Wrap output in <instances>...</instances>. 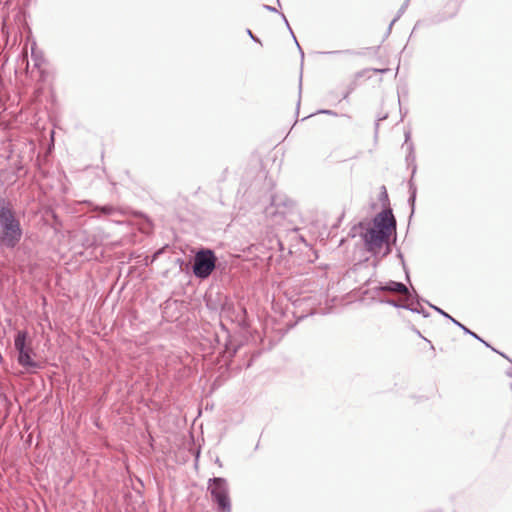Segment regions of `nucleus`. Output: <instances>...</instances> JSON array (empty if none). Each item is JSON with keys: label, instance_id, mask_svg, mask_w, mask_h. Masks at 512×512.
<instances>
[{"label": "nucleus", "instance_id": "1", "mask_svg": "<svg viewBox=\"0 0 512 512\" xmlns=\"http://www.w3.org/2000/svg\"><path fill=\"white\" fill-rule=\"evenodd\" d=\"M396 221L391 210H384L373 220V224L363 233V240L368 251L383 255L389 253V239L395 234Z\"/></svg>", "mask_w": 512, "mask_h": 512}, {"label": "nucleus", "instance_id": "2", "mask_svg": "<svg viewBox=\"0 0 512 512\" xmlns=\"http://www.w3.org/2000/svg\"><path fill=\"white\" fill-rule=\"evenodd\" d=\"M0 228L2 231L0 243L8 248L15 247L21 239L22 230L9 208L0 209Z\"/></svg>", "mask_w": 512, "mask_h": 512}, {"label": "nucleus", "instance_id": "3", "mask_svg": "<svg viewBox=\"0 0 512 512\" xmlns=\"http://www.w3.org/2000/svg\"><path fill=\"white\" fill-rule=\"evenodd\" d=\"M208 490L210 491L213 502L217 504V510L219 512L231 511V503L228 495V486L225 479H210Z\"/></svg>", "mask_w": 512, "mask_h": 512}, {"label": "nucleus", "instance_id": "4", "mask_svg": "<svg viewBox=\"0 0 512 512\" xmlns=\"http://www.w3.org/2000/svg\"><path fill=\"white\" fill-rule=\"evenodd\" d=\"M216 257L212 250L202 249L195 254L193 273L196 277L205 279L215 268Z\"/></svg>", "mask_w": 512, "mask_h": 512}, {"label": "nucleus", "instance_id": "5", "mask_svg": "<svg viewBox=\"0 0 512 512\" xmlns=\"http://www.w3.org/2000/svg\"><path fill=\"white\" fill-rule=\"evenodd\" d=\"M27 332L19 331L14 339V346L18 352V362L26 368H37L38 364L32 359V348L27 344Z\"/></svg>", "mask_w": 512, "mask_h": 512}, {"label": "nucleus", "instance_id": "6", "mask_svg": "<svg viewBox=\"0 0 512 512\" xmlns=\"http://www.w3.org/2000/svg\"><path fill=\"white\" fill-rule=\"evenodd\" d=\"M381 289L384 291H391L402 294L408 292V289L404 284L395 281H389L388 283H386V285L382 286Z\"/></svg>", "mask_w": 512, "mask_h": 512}, {"label": "nucleus", "instance_id": "7", "mask_svg": "<svg viewBox=\"0 0 512 512\" xmlns=\"http://www.w3.org/2000/svg\"><path fill=\"white\" fill-rule=\"evenodd\" d=\"M102 212L105 214H112L113 212H115V209L111 206H105L102 208Z\"/></svg>", "mask_w": 512, "mask_h": 512}, {"label": "nucleus", "instance_id": "8", "mask_svg": "<svg viewBox=\"0 0 512 512\" xmlns=\"http://www.w3.org/2000/svg\"><path fill=\"white\" fill-rule=\"evenodd\" d=\"M436 309H437V311H438L439 313H441V314H442V315H444L445 317L451 318L448 314H446V313H445L444 311H442L441 309H439V308H436Z\"/></svg>", "mask_w": 512, "mask_h": 512}, {"label": "nucleus", "instance_id": "9", "mask_svg": "<svg viewBox=\"0 0 512 512\" xmlns=\"http://www.w3.org/2000/svg\"><path fill=\"white\" fill-rule=\"evenodd\" d=\"M247 33H248V35H249V36H250L254 41H258V39H256V38L254 37V35L252 34V32H251L250 30H247Z\"/></svg>", "mask_w": 512, "mask_h": 512}, {"label": "nucleus", "instance_id": "10", "mask_svg": "<svg viewBox=\"0 0 512 512\" xmlns=\"http://www.w3.org/2000/svg\"><path fill=\"white\" fill-rule=\"evenodd\" d=\"M456 325H458L459 327L463 326L462 324H460V322L456 321L455 319H453L452 317L450 318Z\"/></svg>", "mask_w": 512, "mask_h": 512}, {"label": "nucleus", "instance_id": "11", "mask_svg": "<svg viewBox=\"0 0 512 512\" xmlns=\"http://www.w3.org/2000/svg\"><path fill=\"white\" fill-rule=\"evenodd\" d=\"M456 325H458L459 327L463 326L462 324H460V322L456 321L455 319H453L452 317L450 318Z\"/></svg>", "mask_w": 512, "mask_h": 512}, {"label": "nucleus", "instance_id": "12", "mask_svg": "<svg viewBox=\"0 0 512 512\" xmlns=\"http://www.w3.org/2000/svg\"><path fill=\"white\" fill-rule=\"evenodd\" d=\"M199 455H200V450H196V453H195V459H196V461L198 460Z\"/></svg>", "mask_w": 512, "mask_h": 512}, {"label": "nucleus", "instance_id": "13", "mask_svg": "<svg viewBox=\"0 0 512 512\" xmlns=\"http://www.w3.org/2000/svg\"><path fill=\"white\" fill-rule=\"evenodd\" d=\"M461 328L466 332V333H471V331L469 329H467L465 326H461Z\"/></svg>", "mask_w": 512, "mask_h": 512}, {"label": "nucleus", "instance_id": "14", "mask_svg": "<svg viewBox=\"0 0 512 512\" xmlns=\"http://www.w3.org/2000/svg\"><path fill=\"white\" fill-rule=\"evenodd\" d=\"M265 7H266L268 10H270V11H276V10H275V8H272V7H270V6H265Z\"/></svg>", "mask_w": 512, "mask_h": 512}, {"label": "nucleus", "instance_id": "15", "mask_svg": "<svg viewBox=\"0 0 512 512\" xmlns=\"http://www.w3.org/2000/svg\"><path fill=\"white\" fill-rule=\"evenodd\" d=\"M473 337L477 338V339H480L475 333L471 332L470 333Z\"/></svg>", "mask_w": 512, "mask_h": 512}, {"label": "nucleus", "instance_id": "16", "mask_svg": "<svg viewBox=\"0 0 512 512\" xmlns=\"http://www.w3.org/2000/svg\"><path fill=\"white\" fill-rule=\"evenodd\" d=\"M414 198H415V194L413 193V195L411 197L412 201H414Z\"/></svg>", "mask_w": 512, "mask_h": 512}]
</instances>
